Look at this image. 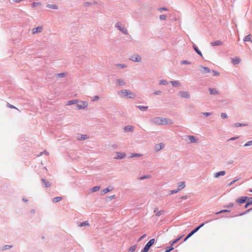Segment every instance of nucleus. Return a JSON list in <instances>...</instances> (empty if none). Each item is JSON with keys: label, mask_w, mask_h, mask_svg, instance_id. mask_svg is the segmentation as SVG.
Returning <instances> with one entry per match:
<instances>
[{"label": "nucleus", "mask_w": 252, "mask_h": 252, "mask_svg": "<svg viewBox=\"0 0 252 252\" xmlns=\"http://www.w3.org/2000/svg\"><path fill=\"white\" fill-rule=\"evenodd\" d=\"M150 122L152 124L156 125H166L168 124H172L173 121L171 119H167L163 117H155L150 120Z\"/></svg>", "instance_id": "obj_1"}, {"label": "nucleus", "mask_w": 252, "mask_h": 252, "mask_svg": "<svg viewBox=\"0 0 252 252\" xmlns=\"http://www.w3.org/2000/svg\"><path fill=\"white\" fill-rule=\"evenodd\" d=\"M118 94L122 98L133 99L136 97V94L129 90L124 89L118 91Z\"/></svg>", "instance_id": "obj_2"}, {"label": "nucleus", "mask_w": 252, "mask_h": 252, "mask_svg": "<svg viewBox=\"0 0 252 252\" xmlns=\"http://www.w3.org/2000/svg\"><path fill=\"white\" fill-rule=\"evenodd\" d=\"M115 27L125 34H128L127 29L122 25V24L118 22L115 24Z\"/></svg>", "instance_id": "obj_3"}, {"label": "nucleus", "mask_w": 252, "mask_h": 252, "mask_svg": "<svg viewBox=\"0 0 252 252\" xmlns=\"http://www.w3.org/2000/svg\"><path fill=\"white\" fill-rule=\"evenodd\" d=\"M88 106V103L86 101L79 100L76 105V108L78 110L85 109Z\"/></svg>", "instance_id": "obj_4"}, {"label": "nucleus", "mask_w": 252, "mask_h": 252, "mask_svg": "<svg viewBox=\"0 0 252 252\" xmlns=\"http://www.w3.org/2000/svg\"><path fill=\"white\" fill-rule=\"evenodd\" d=\"M155 240L154 239H151L145 246L141 252H148L150 247L154 244Z\"/></svg>", "instance_id": "obj_5"}, {"label": "nucleus", "mask_w": 252, "mask_h": 252, "mask_svg": "<svg viewBox=\"0 0 252 252\" xmlns=\"http://www.w3.org/2000/svg\"><path fill=\"white\" fill-rule=\"evenodd\" d=\"M129 59L133 62L140 63L142 60V58L138 54H132L129 57Z\"/></svg>", "instance_id": "obj_6"}, {"label": "nucleus", "mask_w": 252, "mask_h": 252, "mask_svg": "<svg viewBox=\"0 0 252 252\" xmlns=\"http://www.w3.org/2000/svg\"><path fill=\"white\" fill-rule=\"evenodd\" d=\"M186 137L189 140V143H196L198 141V138L193 135H187Z\"/></svg>", "instance_id": "obj_7"}, {"label": "nucleus", "mask_w": 252, "mask_h": 252, "mask_svg": "<svg viewBox=\"0 0 252 252\" xmlns=\"http://www.w3.org/2000/svg\"><path fill=\"white\" fill-rule=\"evenodd\" d=\"M179 95L182 98H189L190 94L187 91H181L179 93Z\"/></svg>", "instance_id": "obj_8"}, {"label": "nucleus", "mask_w": 252, "mask_h": 252, "mask_svg": "<svg viewBox=\"0 0 252 252\" xmlns=\"http://www.w3.org/2000/svg\"><path fill=\"white\" fill-rule=\"evenodd\" d=\"M165 146V145L163 143H160L157 144L155 146L154 149L156 152H158L162 149Z\"/></svg>", "instance_id": "obj_9"}, {"label": "nucleus", "mask_w": 252, "mask_h": 252, "mask_svg": "<svg viewBox=\"0 0 252 252\" xmlns=\"http://www.w3.org/2000/svg\"><path fill=\"white\" fill-rule=\"evenodd\" d=\"M208 91H209L210 94H212V95H219V94H220V92L217 91V90L216 88H209Z\"/></svg>", "instance_id": "obj_10"}, {"label": "nucleus", "mask_w": 252, "mask_h": 252, "mask_svg": "<svg viewBox=\"0 0 252 252\" xmlns=\"http://www.w3.org/2000/svg\"><path fill=\"white\" fill-rule=\"evenodd\" d=\"M43 29V26H38L36 28H33L32 29V33L33 34L36 33H40L41 32L42 30Z\"/></svg>", "instance_id": "obj_11"}, {"label": "nucleus", "mask_w": 252, "mask_h": 252, "mask_svg": "<svg viewBox=\"0 0 252 252\" xmlns=\"http://www.w3.org/2000/svg\"><path fill=\"white\" fill-rule=\"evenodd\" d=\"M117 156L115 157V159H122L126 157V155L124 153L116 152Z\"/></svg>", "instance_id": "obj_12"}, {"label": "nucleus", "mask_w": 252, "mask_h": 252, "mask_svg": "<svg viewBox=\"0 0 252 252\" xmlns=\"http://www.w3.org/2000/svg\"><path fill=\"white\" fill-rule=\"evenodd\" d=\"M125 132H132L134 130V126H127L124 127Z\"/></svg>", "instance_id": "obj_13"}, {"label": "nucleus", "mask_w": 252, "mask_h": 252, "mask_svg": "<svg viewBox=\"0 0 252 252\" xmlns=\"http://www.w3.org/2000/svg\"><path fill=\"white\" fill-rule=\"evenodd\" d=\"M197 229H194L193 230L190 231L188 235L186 236V237L184 239V242L186 241L189 237H190L192 235H193L195 233L197 232Z\"/></svg>", "instance_id": "obj_14"}, {"label": "nucleus", "mask_w": 252, "mask_h": 252, "mask_svg": "<svg viewBox=\"0 0 252 252\" xmlns=\"http://www.w3.org/2000/svg\"><path fill=\"white\" fill-rule=\"evenodd\" d=\"M41 181L44 187L49 188L50 187H51V184L50 182L47 181L44 179H42Z\"/></svg>", "instance_id": "obj_15"}, {"label": "nucleus", "mask_w": 252, "mask_h": 252, "mask_svg": "<svg viewBox=\"0 0 252 252\" xmlns=\"http://www.w3.org/2000/svg\"><path fill=\"white\" fill-rule=\"evenodd\" d=\"M248 199V197L247 196H243V197H240V198L239 199H237L236 200V202L237 203H239L240 204H243V203H244L247 200V199Z\"/></svg>", "instance_id": "obj_16"}, {"label": "nucleus", "mask_w": 252, "mask_h": 252, "mask_svg": "<svg viewBox=\"0 0 252 252\" xmlns=\"http://www.w3.org/2000/svg\"><path fill=\"white\" fill-rule=\"evenodd\" d=\"M117 84L119 86H125L126 84V82L123 79H118L116 80Z\"/></svg>", "instance_id": "obj_17"}, {"label": "nucleus", "mask_w": 252, "mask_h": 252, "mask_svg": "<svg viewBox=\"0 0 252 252\" xmlns=\"http://www.w3.org/2000/svg\"><path fill=\"white\" fill-rule=\"evenodd\" d=\"M211 45L212 46L222 45H223V42L220 40H218L214 42H211Z\"/></svg>", "instance_id": "obj_18"}, {"label": "nucleus", "mask_w": 252, "mask_h": 252, "mask_svg": "<svg viewBox=\"0 0 252 252\" xmlns=\"http://www.w3.org/2000/svg\"><path fill=\"white\" fill-rule=\"evenodd\" d=\"M118 67L121 68H125L127 67V65L125 64H122V63H117L114 65V66L113 67L114 69H116V68Z\"/></svg>", "instance_id": "obj_19"}, {"label": "nucleus", "mask_w": 252, "mask_h": 252, "mask_svg": "<svg viewBox=\"0 0 252 252\" xmlns=\"http://www.w3.org/2000/svg\"><path fill=\"white\" fill-rule=\"evenodd\" d=\"M225 171H220V172H217L214 174V177L217 178L220 176H224L225 174Z\"/></svg>", "instance_id": "obj_20"}, {"label": "nucleus", "mask_w": 252, "mask_h": 252, "mask_svg": "<svg viewBox=\"0 0 252 252\" xmlns=\"http://www.w3.org/2000/svg\"><path fill=\"white\" fill-rule=\"evenodd\" d=\"M178 189L179 191L184 189L186 187V184L185 182H181L178 184Z\"/></svg>", "instance_id": "obj_21"}, {"label": "nucleus", "mask_w": 252, "mask_h": 252, "mask_svg": "<svg viewBox=\"0 0 252 252\" xmlns=\"http://www.w3.org/2000/svg\"><path fill=\"white\" fill-rule=\"evenodd\" d=\"M170 83H171L173 87H177L181 86V84L179 81H170Z\"/></svg>", "instance_id": "obj_22"}, {"label": "nucleus", "mask_w": 252, "mask_h": 252, "mask_svg": "<svg viewBox=\"0 0 252 252\" xmlns=\"http://www.w3.org/2000/svg\"><path fill=\"white\" fill-rule=\"evenodd\" d=\"M46 7L49 8H51L53 9H58L59 7L58 6L57 4H47L46 5Z\"/></svg>", "instance_id": "obj_23"}, {"label": "nucleus", "mask_w": 252, "mask_h": 252, "mask_svg": "<svg viewBox=\"0 0 252 252\" xmlns=\"http://www.w3.org/2000/svg\"><path fill=\"white\" fill-rule=\"evenodd\" d=\"M78 102V99H72L68 101L66 104L67 105H73L75 104H77Z\"/></svg>", "instance_id": "obj_24"}, {"label": "nucleus", "mask_w": 252, "mask_h": 252, "mask_svg": "<svg viewBox=\"0 0 252 252\" xmlns=\"http://www.w3.org/2000/svg\"><path fill=\"white\" fill-rule=\"evenodd\" d=\"M200 68L203 69L204 71H203V73H208L211 72L210 69L208 67L201 66Z\"/></svg>", "instance_id": "obj_25"}, {"label": "nucleus", "mask_w": 252, "mask_h": 252, "mask_svg": "<svg viewBox=\"0 0 252 252\" xmlns=\"http://www.w3.org/2000/svg\"><path fill=\"white\" fill-rule=\"evenodd\" d=\"M193 48L198 55H199L201 57H202V54L201 52L198 49V47L194 44H193Z\"/></svg>", "instance_id": "obj_26"}, {"label": "nucleus", "mask_w": 252, "mask_h": 252, "mask_svg": "<svg viewBox=\"0 0 252 252\" xmlns=\"http://www.w3.org/2000/svg\"><path fill=\"white\" fill-rule=\"evenodd\" d=\"M243 41L244 42H246V41L251 42L252 43V40H251V34H249V35L245 36L243 39Z\"/></svg>", "instance_id": "obj_27"}, {"label": "nucleus", "mask_w": 252, "mask_h": 252, "mask_svg": "<svg viewBox=\"0 0 252 252\" xmlns=\"http://www.w3.org/2000/svg\"><path fill=\"white\" fill-rule=\"evenodd\" d=\"M85 226H90V224L89 223V221L88 220H86L83 222H81L78 224V226L79 227H83Z\"/></svg>", "instance_id": "obj_28"}, {"label": "nucleus", "mask_w": 252, "mask_h": 252, "mask_svg": "<svg viewBox=\"0 0 252 252\" xmlns=\"http://www.w3.org/2000/svg\"><path fill=\"white\" fill-rule=\"evenodd\" d=\"M112 189H113L112 188H111V187H108L107 188H106L104 189H103L102 190H101V192L103 194H106L107 192H109Z\"/></svg>", "instance_id": "obj_29"}, {"label": "nucleus", "mask_w": 252, "mask_h": 252, "mask_svg": "<svg viewBox=\"0 0 252 252\" xmlns=\"http://www.w3.org/2000/svg\"><path fill=\"white\" fill-rule=\"evenodd\" d=\"M248 201L245 205V208H247L249 206L252 205V197L248 198Z\"/></svg>", "instance_id": "obj_30"}, {"label": "nucleus", "mask_w": 252, "mask_h": 252, "mask_svg": "<svg viewBox=\"0 0 252 252\" xmlns=\"http://www.w3.org/2000/svg\"><path fill=\"white\" fill-rule=\"evenodd\" d=\"M89 136L86 134H82L79 138L78 140H83L88 139Z\"/></svg>", "instance_id": "obj_31"}, {"label": "nucleus", "mask_w": 252, "mask_h": 252, "mask_svg": "<svg viewBox=\"0 0 252 252\" xmlns=\"http://www.w3.org/2000/svg\"><path fill=\"white\" fill-rule=\"evenodd\" d=\"M248 126L247 124H241V123H235L233 124V126L234 127H240V126Z\"/></svg>", "instance_id": "obj_32"}, {"label": "nucleus", "mask_w": 252, "mask_h": 252, "mask_svg": "<svg viewBox=\"0 0 252 252\" xmlns=\"http://www.w3.org/2000/svg\"><path fill=\"white\" fill-rule=\"evenodd\" d=\"M136 107L139 109H140V110L143 111H146L148 108V106H141V105H138Z\"/></svg>", "instance_id": "obj_33"}, {"label": "nucleus", "mask_w": 252, "mask_h": 252, "mask_svg": "<svg viewBox=\"0 0 252 252\" xmlns=\"http://www.w3.org/2000/svg\"><path fill=\"white\" fill-rule=\"evenodd\" d=\"M100 189V186H95L94 187V188H93L91 189V191L92 192H96V191H97L98 190H99Z\"/></svg>", "instance_id": "obj_34"}, {"label": "nucleus", "mask_w": 252, "mask_h": 252, "mask_svg": "<svg viewBox=\"0 0 252 252\" xmlns=\"http://www.w3.org/2000/svg\"><path fill=\"white\" fill-rule=\"evenodd\" d=\"M42 5V3L40 2H33L32 4V7H35L37 6H40Z\"/></svg>", "instance_id": "obj_35"}, {"label": "nucleus", "mask_w": 252, "mask_h": 252, "mask_svg": "<svg viewBox=\"0 0 252 252\" xmlns=\"http://www.w3.org/2000/svg\"><path fill=\"white\" fill-rule=\"evenodd\" d=\"M240 59L238 58H236L235 59H233L232 60V62L234 64H238L240 63Z\"/></svg>", "instance_id": "obj_36"}, {"label": "nucleus", "mask_w": 252, "mask_h": 252, "mask_svg": "<svg viewBox=\"0 0 252 252\" xmlns=\"http://www.w3.org/2000/svg\"><path fill=\"white\" fill-rule=\"evenodd\" d=\"M62 199V197H60V196L56 197L53 199L52 201H53V202L56 203V202H58L61 201Z\"/></svg>", "instance_id": "obj_37"}, {"label": "nucleus", "mask_w": 252, "mask_h": 252, "mask_svg": "<svg viewBox=\"0 0 252 252\" xmlns=\"http://www.w3.org/2000/svg\"><path fill=\"white\" fill-rule=\"evenodd\" d=\"M142 156H143L142 154H137V153H133V154H131L130 158H135V157H141Z\"/></svg>", "instance_id": "obj_38"}, {"label": "nucleus", "mask_w": 252, "mask_h": 252, "mask_svg": "<svg viewBox=\"0 0 252 252\" xmlns=\"http://www.w3.org/2000/svg\"><path fill=\"white\" fill-rule=\"evenodd\" d=\"M151 175H144L143 176H142L141 177H140L139 178V179L140 180H144V179H149V178H151Z\"/></svg>", "instance_id": "obj_39"}, {"label": "nucleus", "mask_w": 252, "mask_h": 252, "mask_svg": "<svg viewBox=\"0 0 252 252\" xmlns=\"http://www.w3.org/2000/svg\"><path fill=\"white\" fill-rule=\"evenodd\" d=\"M159 84L161 85H166L167 84V81L164 79L161 80L159 82Z\"/></svg>", "instance_id": "obj_40"}, {"label": "nucleus", "mask_w": 252, "mask_h": 252, "mask_svg": "<svg viewBox=\"0 0 252 252\" xmlns=\"http://www.w3.org/2000/svg\"><path fill=\"white\" fill-rule=\"evenodd\" d=\"M12 247V245H4V246L2 247V250L3 251V250H6L10 249Z\"/></svg>", "instance_id": "obj_41"}, {"label": "nucleus", "mask_w": 252, "mask_h": 252, "mask_svg": "<svg viewBox=\"0 0 252 252\" xmlns=\"http://www.w3.org/2000/svg\"><path fill=\"white\" fill-rule=\"evenodd\" d=\"M136 249V245L131 246L128 250V252H134Z\"/></svg>", "instance_id": "obj_42"}, {"label": "nucleus", "mask_w": 252, "mask_h": 252, "mask_svg": "<svg viewBox=\"0 0 252 252\" xmlns=\"http://www.w3.org/2000/svg\"><path fill=\"white\" fill-rule=\"evenodd\" d=\"M211 220H208L207 221L205 222V223H203L202 224H201L199 226L196 227V228H195V229H197V231H198L199 229L201 228L202 226H204V225L205 224V223H207L209 222H210Z\"/></svg>", "instance_id": "obj_43"}, {"label": "nucleus", "mask_w": 252, "mask_h": 252, "mask_svg": "<svg viewBox=\"0 0 252 252\" xmlns=\"http://www.w3.org/2000/svg\"><path fill=\"white\" fill-rule=\"evenodd\" d=\"M183 236L179 237V238L176 239L174 241H173L171 244V246H173L174 244L176 243L178 241H179L182 238Z\"/></svg>", "instance_id": "obj_44"}, {"label": "nucleus", "mask_w": 252, "mask_h": 252, "mask_svg": "<svg viewBox=\"0 0 252 252\" xmlns=\"http://www.w3.org/2000/svg\"><path fill=\"white\" fill-rule=\"evenodd\" d=\"M99 99V96L98 95H95L91 98L92 101H97Z\"/></svg>", "instance_id": "obj_45"}, {"label": "nucleus", "mask_w": 252, "mask_h": 252, "mask_svg": "<svg viewBox=\"0 0 252 252\" xmlns=\"http://www.w3.org/2000/svg\"><path fill=\"white\" fill-rule=\"evenodd\" d=\"M181 64H191V63L187 60H184V61H181Z\"/></svg>", "instance_id": "obj_46"}, {"label": "nucleus", "mask_w": 252, "mask_h": 252, "mask_svg": "<svg viewBox=\"0 0 252 252\" xmlns=\"http://www.w3.org/2000/svg\"><path fill=\"white\" fill-rule=\"evenodd\" d=\"M201 114L206 116V117H208L209 116H211L212 114V113H211V112H203V113H201Z\"/></svg>", "instance_id": "obj_47"}, {"label": "nucleus", "mask_w": 252, "mask_h": 252, "mask_svg": "<svg viewBox=\"0 0 252 252\" xmlns=\"http://www.w3.org/2000/svg\"><path fill=\"white\" fill-rule=\"evenodd\" d=\"M179 191V189H174V190H171L169 192V194H174V193H177Z\"/></svg>", "instance_id": "obj_48"}, {"label": "nucleus", "mask_w": 252, "mask_h": 252, "mask_svg": "<svg viewBox=\"0 0 252 252\" xmlns=\"http://www.w3.org/2000/svg\"><path fill=\"white\" fill-rule=\"evenodd\" d=\"M212 73H213V75L214 76H218L220 75V73L219 72L214 70H212Z\"/></svg>", "instance_id": "obj_49"}, {"label": "nucleus", "mask_w": 252, "mask_h": 252, "mask_svg": "<svg viewBox=\"0 0 252 252\" xmlns=\"http://www.w3.org/2000/svg\"><path fill=\"white\" fill-rule=\"evenodd\" d=\"M230 212L229 210H221L218 212H217L216 213V214H220V213H225V212Z\"/></svg>", "instance_id": "obj_50"}, {"label": "nucleus", "mask_w": 252, "mask_h": 252, "mask_svg": "<svg viewBox=\"0 0 252 252\" xmlns=\"http://www.w3.org/2000/svg\"><path fill=\"white\" fill-rule=\"evenodd\" d=\"M252 145V140L249 141L247 143H246L245 145V147H248Z\"/></svg>", "instance_id": "obj_51"}, {"label": "nucleus", "mask_w": 252, "mask_h": 252, "mask_svg": "<svg viewBox=\"0 0 252 252\" xmlns=\"http://www.w3.org/2000/svg\"><path fill=\"white\" fill-rule=\"evenodd\" d=\"M221 117L222 119H225L228 117V116H227V114L225 113H221Z\"/></svg>", "instance_id": "obj_52"}, {"label": "nucleus", "mask_w": 252, "mask_h": 252, "mask_svg": "<svg viewBox=\"0 0 252 252\" xmlns=\"http://www.w3.org/2000/svg\"><path fill=\"white\" fill-rule=\"evenodd\" d=\"M166 18H167V16L166 15H160L159 16L160 19L162 20H166Z\"/></svg>", "instance_id": "obj_53"}, {"label": "nucleus", "mask_w": 252, "mask_h": 252, "mask_svg": "<svg viewBox=\"0 0 252 252\" xmlns=\"http://www.w3.org/2000/svg\"><path fill=\"white\" fill-rule=\"evenodd\" d=\"M164 212V211L163 210H161L160 211H158L156 213V216H159L161 215Z\"/></svg>", "instance_id": "obj_54"}, {"label": "nucleus", "mask_w": 252, "mask_h": 252, "mask_svg": "<svg viewBox=\"0 0 252 252\" xmlns=\"http://www.w3.org/2000/svg\"><path fill=\"white\" fill-rule=\"evenodd\" d=\"M65 75V73H61L57 74L58 77H64Z\"/></svg>", "instance_id": "obj_55"}, {"label": "nucleus", "mask_w": 252, "mask_h": 252, "mask_svg": "<svg viewBox=\"0 0 252 252\" xmlns=\"http://www.w3.org/2000/svg\"><path fill=\"white\" fill-rule=\"evenodd\" d=\"M234 204L233 203H230L227 205L225 206V207H226L227 208H229L230 207H233L234 206Z\"/></svg>", "instance_id": "obj_56"}, {"label": "nucleus", "mask_w": 252, "mask_h": 252, "mask_svg": "<svg viewBox=\"0 0 252 252\" xmlns=\"http://www.w3.org/2000/svg\"><path fill=\"white\" fill-rule=\"evenodd\" d=\"M158 10L159 11H168V9L167 8H165V7H161V8H159L158 9Z\"/></svg>", "instance_id": "obj_57"}, {"label": "nucleus", "mask_w": 252, "mask_h": 252, "mask_svg": "<svg viewBox=\"0 0 252 252\" xmlns=\"http://www.w3.org/2000/svg\"><path fill=\"white\" fill-rule=\"evenodd\" d=\"M161 94V92L160 91H156L154 92V94L155 95H160Z\"/></svg>", "instance_id": "obj_58"}, {"label": "nucleus", "mask_w": 252, "mask_h": 252, "mask_svg": "<svg viewBox=\"0 0 252 252\" xmlns=\"http://www.w3.org/2000/svg\"><path fill=\"white\" fill-rule=\"evenodd\" d=\"M239 138L238 136H236V137H231L230 138V139H228L229 141H233V140H236L237 139H238Z\"/></svg>", "instance_id": "obj_59"}, {"label": "nucleus", "mask_w": 252, "mask_h": 252, "mask_svg": "<svg viewBox=\"0 0 252 252\" xmlns=\"http://www.w3.org/2000/svg\"><path fill=\"white\" fill-rule=\"evenodd\" d=\"M239 179H237L236 180H233L232 181H231L229 184H228V186H230L231 185H232L236 181H237Z\"/></svg>", "instance_id": "obj_60"}, {"label": "nucleus", "mask_w": 252, "mask_h": 252, "mask_svg": "<svg viewBox=\"0 0 252 252\" xmlns=\"http://www.w3.org/2000/svg\"><path fill=\"white\" fill-rule=\"evenodd\" d=\"M7 106L8 107H9V108H14V109H17V108H16L14 106H13V105H11V104H10L9 103L7 104Z\"/></svg>", "instance_id": "obj_61"}, {"label": "nucleus", "mask_w": 252, "mask_h": 252, "mask_svg": "<svg viewBox=\"0 0 252 252\" xmlns=\"http://www.w3.org/2000/svg\"><path fill=\"white\" fill-rule=\"evenodd\" d=\"M91 5H92V3L91 2H86L84 3V5L85 6H91Z\"/></svg>", "instance_id": "obj_62"}, {"label": "nucleus", "mask_w": 252, "mask_h": 252, "mask_svg": "<svg viewBox=\"0 0 252 252\" xmlns=\"http://www.w3.org/2000/svg\"><path fill=\"white\" fill-rule=\"evenodd\" d=\"M146 234L143 235L142 236H141L139 238V239H138V241H140L141 240H142L143 239H144L146 237Z\"/></svg>", "instance_id": "obj_63"}, {"label": "nucleus", "mask_w": 252, "mask_h": 252, "mask_svg": "<svg viewBox=\"0 0 252 252\" xmlns=\"http://www.w3.org/2000/svg\"><path fill=\"white\" fill-rule=\"evenodd\" d=\"M42 153L47 156H48L49 155V153L46 150H44V151L42 152Z\"/></svg>", "instance_id": "obj_64"}]
</instances>
